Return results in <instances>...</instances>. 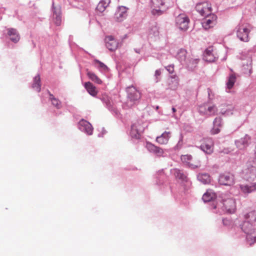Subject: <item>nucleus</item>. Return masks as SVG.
I'll list each match as a JSON object with an SVG mask.
<instances>
[{"label": "nucleus", "mask_w": 256, "mask_h": 256, "mask_svg": "<svg viewBox=\"0 0 256 256\" xmlns=\"http://www.w3.org/2000/svg\"><path fill=\"white\" fill-rule=\"evenodd\" d=\"M245 220L240 225L242 231L246 234V238L250 244L256 242V210L248 212L244 215Z\"/></svg>", "instance_id": "1"}, {"label": "nucleus", "mask_w": 256, "mask_h": 256, "mask_svg": "<svg viewBox=\"0 0 256 256\" xmlns=\"http://www.w3.org/2000/svg\"><path fill=\"white\" fill-rule=\"evenodd\" d=\"M127 100L126 106L130 108L136 104L141 98L140 92L134 86H128L126 88Z\"/></svg>", "instance_id": "2"}, {"label": "nucleus", "mask_w": 256, "mask_h": 256, "mask_svg": "<svg viewBox=\"0 0 256 256\" xmlns=\"http://www.w3.org/2000/svg\"><path fill=\"white\" fill-rule=\"evenodd\" d=\"M222 202L217 204L218 208L220 207L229 213L234 212L236 208L235 200L229 196L224 194L222 196Z\"/></svg>", "instance_id": "3"}, {"label": "nucleus", "mask_w": 256, "mask_h": 256, "mask_svg": "<svg viewBox=\"0 0 256 256\" xmlns=\"http://www.w3.org/2000/svg\"><path fill=\"white\" fill-rule=\"evenodd\" d=\"M251 26L248 24H242L238 26L236 34L242 41L247 42L249 40L248 34L251 30Z\"/></svg>", "instance_id": "4"}, {"label": "nucleus", "mask_w": 256, "mask_h": 256, "mask_svg": "<svg viewBox=\"0 0 256 256\" xmlns=\"http://www.w3.org/2000/svg\"><path fill=\"white\" fill-rule=\"evenodd\" d=\"M189 22L188 18L184 14H180L176 18V25L181 30H187Z\"/></svg>", "instance_id": "5"}, {"label": "nucleus", "mask_w": 256, "mask_h": 256, "mask_svg": "<svg viewBox=\"0 0 256 256\" xmlns=\"http://www.w3.org/2000/svg\"><path fill=\"white\" fill-rule=\"evenodd\" d=\"M218 111L217 108L214 104H204L199 106L200 113L209 116H214Z\"/></svg>", "instance_id": "6"}, {"label": "nucleus", "mask_w": 256, "mask_h": 256, "mask_svg": "<svg viewBox=\"0 0 256 256\" xmlns=\"http://www.w3.org/2000/svg\"><path fill=\"white\" fill-rule=\"evenodd\" d=\"M196 9L202 16L208 15L212 12L211 4L208 2L198 4Z\"/></svg>", "instance_id": "7"}, {"label": "nucleus", "mask_w": 256, "mask_h": 256, "mask_svg": "<svg viewBox=\"0 0 256 256\" xmlns=\"http://www.w3.org/2000/svg\"><path fill=\"white\" fill-rule=\"evenodd\" d=\"M200 148L206 154H210L214 152V142L210 138H206L202 140Z\"/></svg>", "instance_id": "8"}, {"label": "nucleus", "mask_w": 256, "mask_h": 256, "mask_svg": "<svg viewBox=\"0 0 256 256\" xmlns=\"http://www.w3.org/2000/svg\"><path fill=\"white\" fill-rule=\"evenodd\" d=\"M219 183L224 186H232L234 184V176L230 172H226L220 176Z\"/></svg>", "instance_id": "9"}, {"label": "nucleus", "mask_w": 256, "mask_h": 256, "mask_svg": "<svg viewBox=\"0 0 256 256\" xmlns=\"http://www.w3.org/2000/svg\"><path fill=\"white\" fill-rule=\"evenodd\" d=\"M205 18L202 22L203 28L206 30H208L213 27L216 22V16L214 14H210L205 16Z\"/></svg>", "instance_id": "10"}, {"label": "nucleus", "mask_w": 256, "mask_h": 256, "mask_svg": "<svg viewBox=\"0 0 256 256\" xmlns=\"http://www.w3.org/2000/svg\"><path fill=\"white\" fill-rule=\"evenodd\" d=\"M218 58L216 50L213 46L207 48L204 53V59L208 62H214Z\"/></svg>", "instance_id": "11"}, {"label": "nucleus", "mask_w": 256, "mask_h": 256, "mask_svg": "<svg viewBox=\"0 0 256 256\" xmlns=\"http://www.w3.org/2000/svg\"><path fill=\"white\" fill-rule=\"evenodd\" d=\"M250 140V136L246 134L244 137L236 140L235 144L236 148L239 150H244L249 145Z\"/></svg>", "instance_id": "12"}, {"label": "nucleus", "mask_w": 256, "mask_h": 256, "mask_svg": "<svg viewBox=\"0 0 256 256\" xmlns=\"http://www.w3.org/2000/svg\"><path fill=\"white\" fill-rule=\"evenodd\" d=\"M144 130V126H141L138 122L136 123L132 126L131 136L134 138L138 139L140 138V134Z\"/></svg>", "instance_id": "13"}, {"label": "nucleus", "mask_w": 256, "mask_h": 256, "mask_svg": "<svg viewBox=\"0 0 256 256\" xmlns=\"http://www.w3.org/2000/svg\"><path fill=\"white\" fill-rule=\"evenodd\" d=\"M106 46L110 51H114L118 47V41L112 36H108L105 38Z\"/></svg>", "instance_id": "14"}, {"label": "nucleus", "mask_w": 256, "mask_h": 256, "mask_svg": "<svg viewBox=\"0 0 256 256\" xmlns=\"http://www.w3.org/2000/svg\"><path fill=\"white\" fill-rule=\"evenodd\" d=\"M79 128L86 132L88 135H91L92 134L93 128L92 124L88 121L82 120L78 123Z\"/></svg>", "instance_id": "15"}, {"label": "nucleus", "mask_w": 256, "mask_h": 256, "mask_svg": "<svg viewBox=\"0 0 256 256\" xmlns=\"http://www.w3.org/2000/svg\"><path fill=\"white\" fill-rule=\"evenodd\" d=\"M147 148L150 152L154 154L157 156H163L164 151L161 148L154 146V144L150 143L148 144Z\"/></svg>", "instance_id": "16"}, {"label": "nucleus", "mask_w": 256, "mask_h": 256, "mask_svg": "<svg viewBox=\"0 0 256 256\" xmlns=\"http://www.w3.org/2000/svg\"><path fill=\"white\" fill-rule=\"evenodd\" d=\"M154 6L155 8H158V9L154 8L152 12L154 15H160L162 13L163 10L160 8L164 4V0H152Z\"/></svg>", "instance_id": "17"}, {"label": "nucleus", "mask_w": 256, "mask_h": 256, "mask_svg": "<svg viewBox=\"0 0 256 256\" xmlns=\"http://www.w3.org/2000/svg\"><path fill=\"white\" fill-rule=\"evenodd\" d=\"M234 108L231 104H223L220 106V112L222 114L232 115Z\"/></svg>", "instance_id": "18"}, {"label": "nucleus", "mask_w": 256, "mask_h": 256, "mask_svg": "<svg viewBox=\"0 0 256 256\" xmlns=\"http://www.w3.org/2000/svg\"><path fill=\"white\" fill-rule=\"evenodd\" d=\"M170 136V132H165L162 133L160 136L156 138V142L160 144H166Z\"/></svg>", "instance_id": "19"}, {"label": "nucleus", "mask_w": 256, "mask_h": 256, "mask_svg": "<svg viewBox=\"0 0 256 256\" xmlns=\"http://www.w3.org/2000/svg\"><path fill=\"white\" fill-rule=\"evenodd\" d=\"M54 15L55 16V22L56 25L58 26L61 22V7L60 6H54V4H52Z\"/></svg>", "instance_id": "20"}, {"label": "nucleus", "mask_w": 256, "mask_h": 256, "mask_svg": "<svg viewBox=\"0 0 256 256\" xmlns=\"http://www.w3.org/2000/svg\"><path fill=\"white\" fill-rule=\"evenodd\" d=\"M8 34L10 36L11 40L14 42L16 43L19 41L20 36L16 30L13 28H9L8 29Z\"/></svg>", "instance_id": "21"}, {"label": "nucleus", "mask_w": 256, "mask_h": 256, "mask_svg": "<svg viewBox=\"0 0 256 256\" xmlns=\"http://www.w3.org/2000/svg\"><path fill=\"white\" fill-rule=\"evenodd\" d=\"M126 8L124 6H120L116 13V18L118 21H122L126 16Z\"/></svg>", "instance_id": "22"}, {"label": "nucleus", "mask_w": 256, "mask_h": 256, "mask_svg": "<svg viewBox=\"0 0 256 256\" xmlns=\"http://www.w3.org/2000/svg\"><path fill=\"white\" fill-rule=\"evenodd\" d=\"M84 86L87 92L91 96H94L97 94L98 91L96 86H94L90 82H86L84 84Z\"/></svg>", "instance_id": "23"}, {"label": "nucleus", "mask_w": 256, "mask_h": 256, "mask_svg": "<svg viewBox=\"0 0 256 256\" xmlns=\"http://www.w3.org/2000/svg\"><path fill=\"white\" fill-rule=\"evenodd\" d=\"M244 172L247 180L254 178L256 176V168L252 166L250 169L246 170Z\"/></svg>", "instance_id": "24"}, {"label": "nucleus", "mask_w": 256, "mask_h": 256, "mask_svg": "<svg viewBox=\"0 0 256 256\" xmlns=\"http://www.w3.org/2000/svg\"><path fill=\"white\" fill-rule=\"evenodd\" d=\"M242 192L244 194H248L256 190V183L249 185L240 186Z\"/></svg>", "instance_id": "25"}, {"label": "nucleus", "mask_w": 256, "mask_h": 256, "mask_svg": "<svg viewBox=\"0 0 256 256\" xmlns=\"http://www.w3.org/2000/svg\"><path fill=\"white\" fill-rule=\"evenodd\" d=\"M110 2V0H102L97 6L96 10L100 12H103Z\"/></svg>", "instance_id": "26"}, {"label": "nucleus", "mask_w": 256, "mask_h": 256, "mask_svg": "<svg viewBox=\"0 0 256 256\" xmlns=\"http://www.w3.org/2000/svg\"><path fill=\"white\" fill-rule=\"evenodd\" d=\"M48 93L50 94L49 98L51 101L52 104L57 109H60L62 107L60 101L58 98H56L50 92H48Z\"/></svg>", "instance_id": "27"}, {"label": "nucleus", "mask_w": 256, "mask_h": 256, "mask_svg": "<svg viewBox=\"0 0 256 256\" xmlns=\"http://www.w3.org/2000/svg\"><path fill=\"white\" fill-rule=\"evenodd\" d=\"M186 51L184 49H180L177 54V58L179 60L184 64H186L187 59L186 58Z\"/></svg>", "instance_id": "28"}, {"label": "nucleus", "mask_w": 256, "mask_h": 256, "mask_svg": "<svg viewBox=\"0 0 256 256\" xmlns=\"http://www.w3.org/2000/svg\"><path fill=\"white\" fill-rule=\"evenodd\" d=\"M87 76L92 81L98 84H102V80L94 72L87 70Z\"/></svg>", "instance_id": "29"}, {"label": "nucleus", "mask_w": 256, "mask_h": 256, "mask_svg": "<svg viewBox=\"0 0 256 256\" xmlns=\"http://www.w3.org/2000/svg\"><path fill=\"white\" fill-rule=\"evenodd\" d=\"M40 76L39 75H38L35 76L34 80V83L32 85V87L34 89L36 92H40Z\"/></svg>", "instance_id": "30"}, {"label": "nucleus", "mask_w": 256, "mask_h": 256, "mask_svg": "<svg viewBox=\"0 0 256 256\" xmlns=\"http://www.w3.org/2000/svg\"><path fill=\"white\" fill-rule=\"evenodd\" d=\"M187 166L192 168H197L200 166V161L198 158H192Z\"/></svg>", "instance_id": "31"}, {"label": "nucleus", "mask_w": 256, "mask_h": 256, "mask_svg": "<svg viewBox=\"0 0 256 256\" xmlns=\"http://www.w3.org/2000/svg\"><path fill=\"white\" fill-rule=\"evenodd\" d=\"M216 194L214 193L211 192H206L204 194L202 198L204 202H208L213 200Z\"/></svg>", "instance_id": "32"}, {"label": "nucleus", "mask_w": 256, "mask_h": 256, "mask_svg": "<svg viewBox=\"0 0 256 256\" xmlns=\"http://www.w3.org/2000/svg\"><path fill=\"white\" fill-rule=\"evenodd\" d=\"M174 174L176 178H178L182 180H185L186 179V176L182 172V170L178 169H174Z\"/></svg>", "instance_id": "33"}, {"label": "nucleus", "mask_w": 256, "mask_h": 256, "mask_svg": "<svg viewBox=\"0 0 256 256\" xmlns=\"http://www.w3.org/2000/svg\"><path fill=\"white\" fill-rule=\"evenodd\" d=\"M236 76L234 74H232L230 75L228 82L226 84L227 87L228 89H230L232 88L234 82H236Z\"/></svg>", "instance_id": "34"}, {"label": "nucleus", "mask_w": 256, "mask_h": 256, "mask_svg": "<svg viewBox=\"0 0 256 256\" xmlns=\"http://www.w3.org/2000/svg\"><path fill=\"white\" fill-rule=\"evenodd\" d=\"M198 178V180L204 184H208L210 182V176L207 174H202L199 175Z\"/></svg>", "instance_id": "35"}, {"label": "nucleus", "mask_w": 256, "mask_h": 256, "mask_svg": "<svg viewBox=\"0 0 256 256\" xmlns=\"http://www.w3.org/2000/svg\"><path fill=\"white\" fill-rule=\"evenodd\" d=\"M199 61L198 59L194 58H187L186 62L185 64L190 66H195L198 63Z\"/></svg>", "instance_id": "36"}, {"label": "nucleus", "mask_w": 256, "mask_h": 256, "mask_svg": "<svg viewBox=\"0 0 256 256\" xmlns=\"http://www.w3.org/2000/svg\"><path fill=\"white\" fill-rule=\"evenodd\" d=\"M170 88L171 89H175L178 86V80L174 78L171 77L169 79Z\"/></svg>", "instance_id": "37"}, {"label": "nucleus", "mask_w": 256, "mask_h": 256, "mask_svg": "<svg viewBox=\"0 0 256 256\" xmlns=\"http://www.w3.org/2000/svg\"><path fill=\"white\" fill-rule=\"evenodd\" d=\"M192 156L188 154H186V155H182L181 156V160L182 162L184 164H185L186 165H187L191 160Z\"/></svg>", "instance_id": "38"}, {"label": "nucleus", "mask_w": 256, "mask_h": 256, "mask_svg": "<svg viewBox=\"0 0 256 256\" xmlns=\"http://www.w3.org/2000/svg\"><path fill=\"white\" fill-rule=\"evenodd\" d=\"M248 162L252 167L256 168V156L254 154L253 156L250 158Z\"/></svg>", "instance_id": "39"}, {"label": "nucleus", "mask_w": 256, "mask_h": 256, "mask_svg": "<svg viewBox=\"0 0 256 256\" xmlns=\"http://www.w3.org/2000/svg\"><path fill=\"white\" fill-rule=\"evenodd\" d=\"M222 120L220 118H216L214 122V126H220Z\"/></svg>", "instance_id": "40"}, {"label": "nucleus", "mask_w": 256, "mask_h": 256, "mask_svg": "<svg viewBox=\"0 0 256 256\" xmlns=\"http://www.w3.org/2000/svg\"><path fill=\"white\" fill-rule=\"evenodd\" d=\"M95 62L98 64V66L100 68H101L103 69L107 68L106 66L104 63L102 62H100L98 60H96Z\"/></svg>", "instance_id": "41"}, {"label": "nucleus", "mask_w": 256, "mask_h": 256, "mask_svg": "<svg viewBox=\"0 0 256 256\" xmlns=\"http://www.w3.org/2000/svg\"><path fill=\"white\" fill-rule=\"evenodd\" d=\"M166 69L170 72V73H172L174 71V66H168L166 67Z\"/></svg>", "instance_id": "42"}, {"label": "nucleus", "mask_w": 256, "mask_h": 256, "mask_svg": "<svg viewBox=\"0 0 256 256\" xmlns=\"http://www.w3.org/2000/svg\"><path fill=\"white\" fill-rule=\"evenodd\" d=\"M231 151L232 150H229V148H224L222 151L221 152L228 154L231 152Z\"/></svg>", "instance_id": "43"}, {"label": "nucleus", "mask_w": 256, "mask_h": 256, "mask_svg": "<svg viewBox=\"0 0 256 256\" xmlns=\"http://www.w3.org/2000/svg\"><path fill=\"white\" fill-rule=\"evenodd\" d=\"M161 74V72L160 70H156L155 72V76L156 78L159 76Z\"/></svg>", "instance_id": "44"}, {"label": "nucleus", "mask_w": 256, "mask_h": 256, "mask_svg": "<svg viewBox=\"0 0 256 256\" xmlns=\"http://www.w3.org/2000/svg\"><path fill=\"white\" fill-rule=\"evenodd\" d=\"M220 130H219V128H214L212 132L214 134H216L220 132Z\"/></svg>", "instance_id": "45"}, {"label": "nucleus", "mask_w": 256, "mask_h": 256, "mask_svg": "<svg viewBox=\"0 0 256 256\" xmlns=\"http://www.w3.org/2000/svg\"><path fill=\"white\" fill-rule=\"evenodd\" d=\"M172 110L173 112H176V109L174 108H172Z\"/></svg>", "instance_id": "46"}, {"label": "nucleus", "mask_w": 256, "mask_h": 256, "mask_svg": "<svg viewBox=\"0 0 256 256\" xmlns=\"http://www.w3.org/2000/svg\"><path fill=\"white\" fill-rule=\"evenodd\" d=\"M255 7H256V6H255Z\"/></svg>", "instance_id": "47"}]
</instances>
